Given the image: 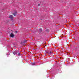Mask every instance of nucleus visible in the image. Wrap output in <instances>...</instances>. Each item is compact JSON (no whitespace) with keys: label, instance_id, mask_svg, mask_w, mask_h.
I'll list each match as a JSON object with an SVG mask.
<instances>
[{"label":"nucleus","instance_id":"nucleus-6","mask_svg":"<svg viewBox=\"0 0 79 79\" xmlns=\"http://www.w3.org/2000/svg\"><path fill=\"white\" fill-rule=\"evenodd\" d=\"M41 31H42V29L40 28V32H41Z\"/></svg>","mask_w":79,"mask_h":79},{"label":"nucleus","instance_id":"nucleus-2","mask_svg":"<svg viewBox=\"0 0 79 79\" xmlns=\"http://www.w3.org/2000/svg\"><path fill=\"white\" fill-rule=\"evenodd\" d=\"M9 18H10V19H12L13 18V16L12 15H10L9 16Z\"/></svg>","mask_w":79,"mask_h":79},{"label":"nucleus","instance_id":"nucleus-4","mask_svg":"<svg viewBox=\"0 0 79 79\" xmlns=\"http://www.w3.org/2000/svg\"><path fill=\"white\" fill-rule=\"evenodd\" d=\"M17 13V12H16L15 13H13V15H14L15 16H16V14Z\"/></svg>","mask_w":79,"mask_h":79},{"label":"nucleus","instance_id":"nucleus-7","mask_svg":"<svg viewBox=\"0 0 79 79\" xmlns=\"http://www.w3.org/2000/svg\"><path fill=\"white\" fill-rule=\"evenodd\" d=\"M25 42L26 43H27V40H25Z\"/></svg>","mask_w":79,"mask_h":79},{"label":"nucleus","instance_id":"nucleus-9","mask_svg":"<svg viewBox=\"0 0 79 79\" xmlns=\"http://www.w3.org/2000/svg\"><path fill=\"white\" fill-rule=\"evenodd\" d=\"M17 32H18V31H15V33H17Z\"/></svg>","mask_w":79,"mask_h":79},{"label":"nucleus","instance_id":"nucleus-3","mask_svg":"<svg viewBox=\"0 0 79 79\" xmlns=\"http://www.w3.org/2000/svg\"><path fill=\"white\" fill-rule=\"evenodd\" d=\"M10 36L11 37H13L15 36V35H14L13 33H11L10 35Z\"/></svg>","mask_w":79,"mask_h":79},{"label":"nucleus","instance_id":"nucleus-8","mask_svg":"<svg viewBox=\"0 0 79 79\" xmlns=\"http://www.w3.org/2000/svg\"><path fill=\"white\" fill-rule=\"evenodd\" d=\"M20 53H19L18 54V55L19 56L20 55Z\"/></svg>","mask_w":79,"mask_h":79},{"label":"nucleus","instance_id":"nucleus-5","mask_svg":"<svg viewBox=\"0 0 79 79\" xmlns=\"http://www.w3.org/2000/svg\"><path fill=\"white\" fill-rule=\"evenodd\" d=\"M52 51H50V53H49V55H51V54H52Z\"/></svg>","mask_w":79,"mask_h":79},{"label":"nucleus","instance_id":"nucleus-1","mask_svg":"<svg viewBox=\"0 0 79 79\" xmlns=\"http://www.w3.org/2000/svg\"><path fill=\"white\" fill-rule=\"evenodd\" d=\"M18 53V52L16 51H14L13 52V54L14 55H16Z\"/></svg>","mask_w":79,"mask_h":79},{"label":"nucleus","instance_id":"nucleus-10","mask_svg":"<svg viewBox=\"0 0 79 79\" xmlns=\"http://www.w3.org/2000/svg\"><path fill=\"white\" fill-rule=\"evenodd\" d=\"M35 64V63H33L32 64Z\"/></svg>","mask_w":79,"mask_h":79},{"label":"nucleus","instance_id":"nucleus-11","mask_svg":"<svg viewBox=\"0 0 79 79\" xmlns=\"http://www.w3.org/2000/svg\"><path fill=\"white\" fill-rule=\"evenodd\" d=\"M38 6H40V4H38Z\"/></svg>","mask_w":79,"mask_h":79}]
</instances>
